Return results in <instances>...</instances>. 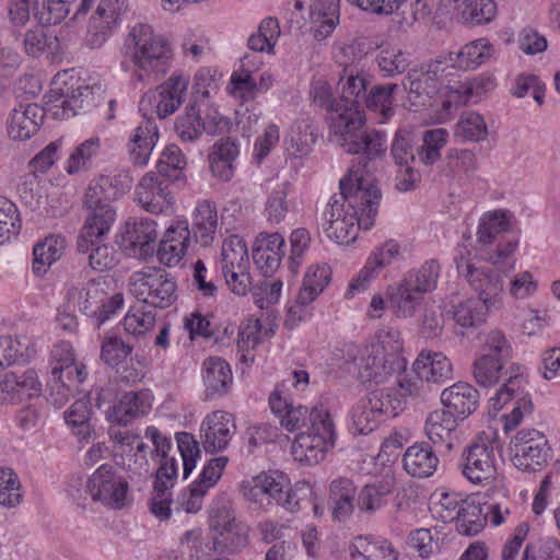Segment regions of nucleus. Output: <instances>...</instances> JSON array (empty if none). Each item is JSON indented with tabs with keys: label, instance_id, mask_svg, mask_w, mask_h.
Here are the masks:
<instances>
[{
	"label": "nucleus",
	"instance_id": "58",
	"mask_svg": "<svg viewBox=\"0 0 560 560\" xmlns=\"http://www.w3.org/2000/svg\"><path fill=\"white\" fill-rule=\"evenodd\" d=\"M317 133L307 120L295 122L290 130V143L294 154L307 155L316 142Z\"/></svg>",
	"mask_w": 560,
	"mask_h": 560
},
{
	"label": "nucleus",
	"instance_id": "32",
	"mask_svg": "<svg viewBox=\"0 0 560 560\" xmlns=\"http://www.w3.org/2000/svg\"><path fill=\"white\" fill-rule=\"evenodd\" d=\"M282 486V474H259L250 480L243 481L241 492L243 497L253 503L266 508L273 501V495Z\"/></svg>",
	"mask_w": 560,
	"mask_h": 560
},
{
	"label": "nucleus",
	"instance_id": "62",
	"mask_svg": "<svg viewBox=\"0 0 560 560\" xmlns=\"http://www.w3.org/2000/svg\"><path fill=\"white\" fill-rule=\"evenodd\" d=\"M101 176L91 183L85 191L83 205L85 209H98L105 206H112L116 199L115 194L109 189L110 184Z\"/></svg>",
	"mask_w": 560,
	"mask_h": 560
},
{
	"label": "nucleus",
	"instance_id": "47",
	"mask_svg": "<svg viewBox=\"0 0 560 560\" xmlns=\"http://www.w3.org/2000/svg\"><path fill=\"white\" fill-rule=\"evenodd\" d=\"M390 489L383 483H370L362 487L357 497V509L361 514L371 516L387 504Z\"/></svg>",
	"mask_w": 560,
	"mask_h": 560
},
{
	"label": "nucleus",
	"instance_id": "7",
	"mask_svg": "<svg viewBox=\"0 0 560 560\" xmlns=\"http://www.w3.org/2000/svg\"><path fill=\"white\" fill-rule=\"evenodd\" d=\"M495 448L494 441L488 436H479L468 444L458 464L462 475L469 482L481 487L501 483L503 476L499 470Z\"/></svg>",
	"mask_w": 560,
	"mask_h": 560
},
{
	"label": "nucleus",
	"instance_id": "54",
	"mask_svg": "<svg viewBox=\"0 0 560 560\" xmlns=\"http://www.w3.org/2000/svg\"><path fill=\"white\" fill-rule=\"evenodd\" d=\"M175 130L183 141L192 142L202 135L200 109L196 103L190 104L175 122Z\"/></svg>",
	"mask_w": 560,
	"mask_h": 560
},
{
	"label": "nucleus",
	"instance_id": "30",
	"mask_svg": "<svg viewBox=\"0 0 560 560\" xmlns=\"http://www.w3.org/2000/svg\"><path fill=\"white\" fill-rule=\"evenodd\" d=\"M329 280L330 269L327 266L316 265L307 269L303 285L296 296L299 305L289 308V318L285 320V325H295L296 320L293 317L300 312V306L312 303L323 292Z\"/></svg>",
	"mask_w": 560,
	"mask_h": 560
},
{
	"label": "nucleus",
	"instance_id": "29",
	"mask_svg": "<svg viewBox=\"0 0 560 560\" xmlns=\"http://www.w3.org/2000/svg\"><path fill=\"white\" fill-rule=\"evenodd\" d=\"M441 401L456 419H465L472 413L479 401L478 390L470 384L457 382L445 388L441 394Z\"/></svg>",
	"mask_w": 560,
	"mask_h": 560
},
{
	"label": "nucleus",
	"instance_id": "60",
	"mask_svg": "<svg viewBox=\"0 0 560 560\" xmlns=\"http://www.w3.org/2000/svg\"><path fill=\"white\" fill-rule=\"evenodd\" d=\"M34 16L43 25H54L63 21L70 12L66 4L55 0H35Z\"/></svg>",
	"mask_w": 560,
	"mask_h": 560
},
{
	"label": "nucleus",
	"instance_id": "53",
	"mask_svg": "<svg viewBox=\"0 0 560 560\" xmlns=\"http://www.w3.org/2000/svg\"><path fill=\"white\" fill-rule=\"evenodd\" d=\"M488 133L487 125L483 117L476 112H466L459 117L455 136L464 140L479 142L486 138Z\"/></svg>",
	"mask_w": 560,
	"mask_h": 560
},
{
	"label": "nucleus",
	"instance_id": "64",
	"mask_svg": "<svg viewBox=\"0 0 560 560\" xmlns=\"http://www.w3.org/2000/svg\"><path fill=\"white\" fill-rule=\"evenodd\" d=\"M362 555L359 556L361 560H397L398 552L393 545L387 540L368 541L366 539L359 538Z\"/></svg>",
	"mask_w": 560,
	"mask_h": 560
},
{
	"label": "nucleus",
	"instance_id": "4",
	"mask_svg": "<svg viewBox=\"0 0 560 560\" xmlns=\"http://www.w3.org/2000/svg\"><path fill=\"white\" fill-rule=\"evenodd\" d=\"M402 340L395 329L382 330L376 340L368 345L359 359V376L362 381L386 383L392 376L406 371L407 361L401 355Z\"/></svg>",
	"mask_w": 560,
	"mask_h": 560
},
{
	"label": "nucleus",
	"instance_id": "2",
	"mask_svg": "<svg viewBox=\"0 0 560 560\" xmlns=\"http://www.w3.org/2000/svg\"><path fill=\"white\" fill-rule=\"evenodd\" d=\"M365 115L358 105L337 103L328 116L331 140L350 154H360L350 168L370 177L377 168V161L386 152L385 135L365 126Z\"/></svg>",
	"mask_w": 560,
	"mask_h": 560
},
{
	"label": "nucleus",
	"instance_id": "55",
	"mask_svg": "<svg viewBox=\"0 0 560 560\" xmlns=\"http://www.w3.org/2000/svg\"><path fill=\"white\" fill-rule=\"evenodd\" d=\"M413 136L406 130H398L394 137L390 155L397 166L412 165L416 161L417 147Z\"/></svg>",
	"mask_w": 560,
	"mask_h": 560
},
{
	"label": "nucleus",
	"instance_id": "51",
	"mask_svg": "<svg viewBox=\"0 0 560 560\" xmlns=\"http://www.w3.org/2000/svg\"><path fill=\"white\" fill-rule=\"evenodd\" d=\"M398 89L395 83L375 85L366 93L362 104L368 108L378 112L382 118L388 119L394 114L393 102L394 92Z\"/></svg>",
	"mask_w": 560,
	"mask_h": 560
},
{
	"label": "nucleus",
	"instance_id": "24",
	"mask_svg": "<svg viewBox=\"0 0 560 560\" xmlns=\"http://www.w3.org/2000/svg\"><path fill=\"white\" fill-rule=\"evenodd\" d=\"M441 3L453 11L454 19L464 24H487L497 15L493 0H441Z\"/></svg>",
	"mask_w": 560,
	"mask_h": 560
},
{
	"label": "nucleus",
	"instance_id": "43",
	"mask_svg": "<svg viewBox=\"0 0 560 560\" xmlns=\"http://www.w3.org/2000/svg\"><path fill=\"white\" fill-rule=\"evenodd\" d=\"M375 61L385 78L401 74L410 66L409 54L393 45L380 46Z\"/></svg>",
	"mask_w": 560,
	"mask_h": 560
},
{
	"label": "nucleus",
	"instance_id": "31",
	"mask_svg": "<svg viewBox=\"0 0 560 560\" xmlns=\"http://www.w3.org/2000/svg\"><path fill=\"white\" fill-rule=\"evenodd\" d=\"M91 96L92 91L89 86H78L70 94L50 91L48 94V103H50L48 110L56 119H69L90 104Z\"/></svg>",
	"mask_w": 560,
	"mask_h": 560
},
{
	"label": "nucleus",
	"instance_id": "23",
	"mask_svg": "<svg viewBox=\"0 0 560 560\" xmlns=\"http://www.w3.org/2000/svg\"><path fill=\"white\" fill-rule=\"evenodd\" d=\"M159 140L154 118L143 116L130 136L128 151L133 165L144 166Z\"/></svg>",
	"mask_w": 560,
	"mask_h": 560
},
{
	"label": "nucleus",
	"instance_id": "42",
	"mask_svg": "<svg viewBox=\"0 0 560 560\" xmlns=\"http://www.w3.org/2000/svg\"><path fill=\"white\" fill-rule=\"evenodd\" d=\"M66 242L60 236H48L43 242L36 244L33 248V271L37 276H43L48 268L58 260L65 252Z\"/></svg>",
	"mask_w": 560,
	"mask_h": 560
},
{
	"label": "nucleus",
	"instance_id": "14",
	"mask_svg": "<svg viewBox=\"0 0 560 560\" xmlns=\"http://www.w3.org/2000/svg\"><path fill=\"white\" fill-rule=\"evenodd\" d=\"M86 488L93 500L120 509L125 504L128 482L116 476L112 466L102 465L90 477Z\"/></svg>",
	"mask_w": 560,
	"mask_h": 560
},
{
	"label": "nucleus",
	"instance_id": "40",
	"mask_svg": "<svg viewBox=\"0 0 560 560\" xmlns=\"http://www.w3.org/2000/svg\"><path fill=\"white\" fill-rule=\"evenodd\" d=\"M191 226L195 241L203 247L210 246L218 231L215 206L209 201L199 203L195 209Z\"/></svg>",
	"mask_w": 560,
	"mask_h": 560
},
{
	"label": "nucleus",
	"instance_id": "33",
	"mask_svg": "<svg viewBox=\"0 0 560 560\" xmlns=\"http://www.w3.org/2000/svg\"><path fill=\"white\" fill-rule=\"evenodd\" d=\"M357 487L351 479L340 477L330 483L329 502L334 520L346 522L357 506Z\"/></svg>",
	"mask_w": 560,
	"mask_h": 560
},
{
	"label": "nucleus",
	"instance_id": "19",
	"mask_svg": "<svg viewBox=\"0 0 560 560\" xmlns=\"http://www.w3.org/2000/svg\"><path fill=\"white\" fill-rule=\"evenodd\" d=\"M84 223L78 236V249L85 253L97 241H104L116 221V210L113 206L98 209H86Z\"/></svg>",
	"mask_w": 560,
	"mask_h": 560
},
{
	"label": "nucleus",
	"instance_id": "44",
	"mask_svg": "<svg viewBox=\"0 0 560 560\" xmlns=\"http://www.w3.org/2000/svg\"><path fill=\"white\" fill-rule=\"evenodd\" d=\"M156 323V313L148 305L138 302L130 307L124 318V328L137 338L145 336Z\"/></svg>",
	"mask_w": 560,
	"mask_h": 560
},
{
	"label": "nucleus",
	"instance_id": "49",
	"mask_svg": "<svg viewBox=\"0 0 560 560\" xmlns=\"http://www.w3.org/2000/svg\"><path fill=\"white\" fill-rule=\"evenodd\" d=\"M490 308L476 299L458 303L453 311L455 322L464 328H476L486 323Z\"/></svg>",
	"mask_w": 560,
	"mask_h": 560
},
{
	"label": "nucleus",
	"instance_id": "27",
	"mask_svg": "<svg viewBox=\"0 0 560 560\" xmlns=\"http://www.w3.org/2000/svg\"><path fill=\"white\" fill-rule=\"evenodd\" d=\"M338 85L341 90V97L337 103L358 105L359 108H362L361 105L369 85V74L364 72L359 62L345 65Z\"/></svg>",
	"mask_w": 560,
	"mask_h": 560
},
{
	"label": "nucleus",
	"instance_id": "13",
	"mask_svg": "<svg viewBox=\"0 0 560 560\" xmlns=\"http://www.w3.org/2000/svg\"><path fill=\"white\" fill-rule=\"evenodd\" d=\"M525 384L526 380L521 372V366L512 365L508 381L491 398L493 407L498 409H501L510 400L517 398L511 413L505 416L504 429L506 431L515 429L523 420L524 415L532 410V401L523 395Z\"/></svg>",
	"mask_w": 560,
	"mask_h": 560
},
{
	"label": "nucleus",
	"instance_id": "59",
	"mask_svg": "<svg viewBox=\"0 0 560 560\" xmlns=\"http://www.w3.org/2000/svg\"><path fill=\"white\" fill-rule=\"evenodd\" d=\"M90 413V404L85 399L75 400L65 412L66 422L78 429L75 434L81 439H86L91 434V427L89 424Z\"/></svg>",
	"mask_w": 560,
	"mask_h": 560
},
{
	"label": "nucleus",
	"instance_id": "21",
	"mask_svg": "<svg viewBox=\"0 0 560 560\" xmlns=\"http://www.w3.org/2000/svg\"><path fill=\"white\" fill-rule=\"evenodd\" d=\"M284 237L279 233H260L253 247V259L257 268L266 277L272 276L280 266Z\"/></svg>",
	"mask_w": 560,
	"mask_h": 560
},
{
	"label": "nucleus",
	"instance_id": "61",
	"mask_svg": "<svg viewBox=\"0 0 560 560\" xmlns=\"http://www.w3.org/2000/svg\"><path fill=\"white\" fill-rule=\"evenodd\" d=\"M100 150V139L92 137L80 145L70 154L66 171L68 174H74L82 168H85L92 159Z\"/></svg>",
	"mask_w": 560,
	"mask_h": 560
},
{
	"label": "nucleus",
	"instance_id": "37",
	"mask_svg": "<svg viewBox=\"0 0 560 560\" xmlns=\"http://www.w3.org/2000/svg\"><path fill=\"white\" fill-rule=\"evenodd\" d=\"M202 380L208 398L222 396L232 385V370L223 359L209 358L203 362Z\"/></svg>",
	"mask_w": 560,
	"mask_h": 560
},
{
	"label": "nucleus",
	"instance_id": "57",
	"mask_svg": "<svg viewBox=\"0 0 560 560\" xmlns=\"http://www.w3.org/2000/svg\"><path fill=\"white\" fill-rule=\"evenodd\" d=\"M513 349L505 334L500 329L490 330L482 345V355L508 363L512 359Z\"/></svg>",
	"mask_w": 560,
	"mask_h": 560
},
{
	"label": "nucleus",
	"instance_id": "63",
	"mask_svg": "<svg viewBox=\"0 0 560 560\" xmlns=\"http://www.w3.org/2000/svg\"><path fill=\"white\" fill-rule=\"evenodd\" d=\"M352 429L358 434H368L374 431L381 421L364 399H361L351 411Z\"/></svg>",
	"mask_w": 560,
	"mask_h": 560
},
{
	"label": "nucleus",
	"instance_id": "56",
	"mask_svg": "<svg viewBox=\"0 0 560 560\" xmlns=\"http://www.w3.org/2000/svg\"><path fill=\"white\" fill-rule=\"evenodd\" d=\"M132 346L126 343L120 337H105L101 346V360L110 368H117L132 352Z\"/></svg>",
	"mask_w": 560,
	"mask_h": 560
},
{
	"label": "nucleus",
	"instance_id": "35",
	"mask_svg": "<svg viewBox=\"0 0 560 560\" xmlns=\"http://www.w3.org/2000/svg\"><path fill=\"white\" fill-rule=\"evenodd\" d=\"M404 468L412 477L427 478L438 468L439 458L431 445L425 442L409 446L402 457Z\"/></svg>",
	"mask_w": 560,
	"mask_h": 560
},
{
	"label": "nucleus",
	"instance_id": "15",
	"mask_svg": "<svg viewBox=\"0 0 560 560\" xmlns=\"http://www.w3.org/2000/svg\"><path fill=\"white\" fill-rule=\"evenodd\" d=\"M155 221L132 218L126 221L121 230V248L129 255L147 258L153 255L158 240Z\"/></svg>",
	"mask_w": 560,
	"mask_h": 560
},
{
	"label": "nucleus",
	"instance_id": "3",
	"mask_svg": "<svg viewBox=\"0 0 560 560\" xmlns=\"http://www.w3.org/2000/svg\"><path fill=\"white\" fill-rule=\"evenodd\" d=\"M280 424L290 432L305 429L295 435L291 446L293 458L302 464H318L335 445V423L323 406L311 410L291 406L281 415Z\"/></svg>",
	"mask_w": 560,
	"mask_h": 560
},
{
	"label": "nucleus",
	"instance_id": "6",
	"mask_svg": "<svg viewBox=\"0 0 560 560\" xmlns=\"http://www.w3.org/2000/svg\"><path fill=\"white\" fill-rule=\"evenodd\" d=\"M209 535L217 553L233 555L248 544V529L236 520L232 502L225 497L217 498L209 510Z\"/></svg>",
	"mask_w": 560,
	"mask_h": 560
},
{
	"label": "nucleus",
	"instance_id": "17",
	"mask_svg": "<svg viewBox=\"0 0 560 560\" xmlns=\"http://www.w3.org/2000/svg\"><path fill=\"white\" fill-rule=\"evenodd\" d=\"M236 431L233 416L217 410L208 415L200 427V439L207 453L224 450Z\"/></svg>",
	"mask_w": 560,
	"mask_h": 560
},
{
	"label": "nucleus",
	"instance_id": "26",
	"mask_svg": "<svg viewBox=\"0 0 560 560\" xmlns=\"http://www.w3.org/2000/svg\"><path fill=\"white\" fill-rule=\"evenodd\" d=\"M44 110L36 104H21L14 108L8 120V136L12 140H27L43 122Z\"/></svg>",
	"mask_w": 560,
	"mask_h": 560
},
{
	"label": "nucleus",
	"instance_id": "16",
	"mask_svg": "<svg viewBox=\"0 0 560 560\" xmlns=\"http://www.w3.org/2000/svg\"><path fill=\"white\" fill-rule=\"evenodd\" d=\"M122 9L124 0H102L100 2L95 14L90 19L84 38L89 48L98 49L106 43L118 24Z\"/></svg>",
	"mask_w": 560,
	"mask_h": 560
},
{
	"label": "nucleus",
	"instance_id": "1",
	"mask_svg": "<svg viewBox=\"0 0 560 560\" xmlns=\"http://www.w3.org/2000/svg\"><path fill=\"white\" fill-rule=\"evenodd\" d=\"M381 190L371 177L357 170L340 180V192L334 194L319 217V225L328 238L337 244L355 241L360 229L374 225Z\"/></svg>",
	"mask_w": 560,
	"mask_h": 560
},
{
	"label": "nucleus",
	"instance_id": "9",
	"mask_svg": "<svg viewBox=\"0 0 560 560\" xmlns=\"http://www.w3.org/2000/svg\"><path fill=\"white\" fill-rule=\"evenodd\" d=\"M68 300L73 302L79 311L93 318L101 326L124 305L121 293L109 295L105 282L91 280L81 289L70 288Z\"/></svg>",
	"mask_w": 560,
	"mask_h": 560
},
{
	"label": "nucleus",
	"instance_id": "36",
	"mask_svg": "<svg viewBox=\"0 0 560 560\" xmlns=\"http://www.w3.org/2000/svg\"><path fill=\"white\" fill-rule=\"evenodd\" d=\"M457 419L448 411H432L425 421V434L434 445L444 446L447 451L454 447Z\"/></svg>",
	"mask_w": 560,
	"mask_h": 560
},
{
	"label": "nucleus",
	"instance_id": "25",
	"mask_svg": "<svg viewBox=\"0 0 560 560\" xmlns=\"http://www.w3.org/2000/svg\"><path fill=\"white\" fill-rule=\"evenodd\" d=\"M151 407L150 392H128L107 411V418L119 425H127L136 418L147 415Z\"/></svg>",
	"mask_w": 560,
	"mask_h": 560
},
{
	"label": "nucleus",
	"instance_id": "18",
	"mask_svg": "<svg viewBox=\"0 0 560 560\" xmlns=\"http://www.w3.org/2000/svg\"><path fill=\"white\" fill-rule=\"evenodd\" d=\"M42 392V384L34 370H27L23 374L7 373L0 380V405H19Z\"/></svg>",
	"mask_w": 560,
	"mask_h": 560
},
{
	"label": "nucleus",
	"instance_id": "38",
	"mask_svg": "<svg viewBox=\"0 0 560 560\" xmlns=\"http://www.w3.org/2000/svg\"><path fill=\"white\" fill-rule=\"evenodd\" d=\"M512 214L504 209L485 212L479 219L476 246L482 250L491 245L497 236L511 230Z\"/></svg>",
	"mask_w": 560,
	"mask_h": 560
},
{
	"label": "nucleus",
	"instance_id": "39",
	"mask_svg": "<svg viewBox=\"0 0 560 560\" xmlns=\"http://www.w3.org/2000/svg\"><path fill=\"white\" fill-rule=\"evenodd\" d=\"M491 50V44L485 38H479L466 44L456 52H450L442 59H446L448 67L469 70L483 63L490 57Z\"/></svg>",
	"mask_w": 560,
	"mask_h": 560
},
{
	"label": "nucleus",
	"instance_id": "12",
	"mask_svg": "<svg viewBox=\"0 0 560 560\" xmlns=\"http://www.w3.org/2000/svg\"><path fill=\"white\" fill-rule=\"evenodd\" d=\"M458 273L464 276L471 289L478 294V301L492 308H499L504 291L503 277L493 269L476 268L464 257L456 259Z\"/></svg>",
	"mask_w": 560,
	"mask_h": 560
},
{
	"label": "nucleus",
	"instance_id": "46",
	"mask_svg": "<svg viewBox=\"0 0 560 560\" xmlns=\"http://www.w3.org/2000/svg\"><path fill=\"white\" fill-rule=\"evenodd\" d=\"M440 271L441 267L438 260L430 259L418 269L409 271L402 280L415 288V291H419L425 296V294L435 290Z\"/></svg>",
	"mask_w": 560,
	"mask_h": 560
},
{
	"label": "nucleus",
	"instance_id": "11",
	"mask_svg": "<svg viewBox=\"0 0 560 560\" xmlns=\"http://www.w3.org/2000/svg\"><path fill=\"white\" fill-rule=\"evenodd\" d=\"M510 450L514 466L522 470L540 469L550 456L547 439L535 429L518 431L511 440Z\"/></svg>",
	"mask_w": 560,
	"mask_h": 560
},
{
	"label": "nucleus",
	"instance_id": "45",
	"mask_svg": "<svg viewBox=\"0 0 560 560\" xmlns=\"http://www.w3.org/2000/svg\"><path fill=\"white\" fill-rule=\"evenodd\" d=\"M52 357L55 360L60 362V365L52 369L55 380L63 383V373H66L68 380H71V377L74 376L77 383H82L85 380V366L83 364H75L71 347L68 343H61L55 347L52 350Z\"/></svg>",
	"mask_w": 560,
	"mask_h": 560
},
{
	"label": "nucleus",
	"instance_id": "28",
	"mask_svg": "<svg viewBox=\"0 0 560 560\" xmlns=\"http://www.w3.org/2000/svg\"><path fill=\"white\" fill-rule=\"evenodd\" d=\"M423 301L424 295L402 279L387 289L388 308L397 318L415 317Z\"/></svg>",
	"mask_w": 560,
	"mask_h": 560
},
{
	"label": "nucleus",
	"instance_id": "50",
	"mask_svg": "<svg viewBox=\"0 0 560 560\" xmlns=\"http://www.w3.org/2000/svg\"><path fill=\"white\" fill-rule=\"evenodd\" d=\"M221 269L249 267V257L245 241L231 235L223 241L220 258Z\"/></svg>",
	"mask_w": 560,
	"mask_h": 560
},
{
	"label": "nucleus",
	"instance_id": "10",
	"mask_svg": "<svg viewBox=\"0 0 560 560\" xmlns=\"http://www.w3.org/2000/svg\"><path fill=\"white\" fill-rule=\"evenodd\" d=\"M448 66L439 57L418 69H411L402 80L407 98L415 107L425 106L439 93L442 75Z\"/></svg>",
	"mask_w": 560,
	"mask_h": 560
},
{
	"label": "nucleus",
	"instance_id": "41",
	"mask_svg": "<svg viewBox=\"0 0 560 560\" xmlns=\"http://www.w3.org/2000/svg\"><path fill=\"white\" fill-rule=\"evenodd\" d=\"M456 529L460 535H478L487 524V514L480 503L463 500L455 517Z\"/></svg>",
	"mask_w": 560,
	"mask_h": 560
},
{
	"label": "nucleus",
	"instance_id": "34",
	"mask_svg": "<svg viewBox=\"0 0 560 560\" xmlns=\"http://www.w3.org/2000/svg\"><path fill=\"white\" fill-rule=\"evenodd\" d=\"M412 373L431 383H443L452 378L451 361L441 352L421 351L413 362Z\"/></svg>",
	"mask_w": 560,
	"mask_h": 560
},
{
	"label": "nucleus",
	"instance_id": "5",
	"mask_svg": "<svg viewBox=\"0 0 560 560\" xmlns=\"http://www.w3.org/2000/svg\"><path fill=\"white\" fill-rule=\"evenodd\" d=\"M129 36L135 45L131 60L136 78L142 82H154L164 75L173 58V49L167 38L142 23L135 25Z\"/></svg>",
	"mask_w": 560,
	"mask_h": 560
},
{
	"label": "nucleus",
	"instance_id": "20",
	"mask_svg": "<svg viewBox=\"0 0 560 560\" xmlns=\"http://www.w3.org/2000/svg\"><path fill=\"white\" fill-rule=\"evenodd\" d=\"M190 244L187 221H176L165 231L156 250L161 264L173 267L180 262Z\"/></svg>",
	"mask_w": 560,
	"mask_h": 560
},
{
	"label": "nucleus",
	"instance_id": "8",
	"mask_svg": "<svg viewBox=\"0 0 560 560\" xmlns=\"http://www.w3.org/2000/svg\"><path fill=\"white\" fill-rule=\"evenodd\" d=\"M129 291L138 302L151 308H167L177 300V282L163 269L133 273L129 280Z\"/></svg>",
	"mask_w": 560,
	"mask_h": 560
},
{
	"label": "nucleus",
	"instance_id": "52",
	"mask_svg": "<svg viewBox=\"0 0 560 560\" xmlns=\"http://www.w3.org/2000/svg\"><path fill=\"white\" fill-rule=\"evenodd\" d=\"M505 362L480 354L472 364L474 377L479 386L491 387L499 383L503 375Z\"/></svg>",
	"mask_w": 560,
	"mask_h": 560
},
{
	"label": "nucleus",
	"instance_id": "48",
	"mask_svg": "<svg viewBox=\"0 0 560 560\" xmlns=\"http://www.w3.org/2000/svg\"><path fill=\"white\" fill-rule=\"evenodd\" d=\"M448 132L444 128L425 130L422 136V144L417 147V154L420 162L425 165L436 163L440 158V151L446 145Z\"/></svg>",
	"mask_w": 560,
	"mask_h": 560
},
{
	"label": "nucleus",
	"instance_id": "22",
	"mask_svg": "<svg viewBox=\"0 0 560 560\" xmlns=\"http://www.w3.org/2000/svg\"><path fill=\"white\" fill-rule=\"evenodd\" d=\"M136 201L148 212L163 213L172 206L173 197L167 186H163L153 173H148L136 188Z\"/></svg>",
	"mask_w": 560,
	"mask_h": 560
}]
</instances>
